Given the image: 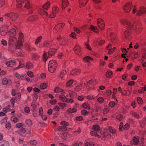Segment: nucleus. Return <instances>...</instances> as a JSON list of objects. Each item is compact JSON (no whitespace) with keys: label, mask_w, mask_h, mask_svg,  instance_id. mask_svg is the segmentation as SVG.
I'll return each instance as SVG.
<instances>
[{"label":"nucleus","mask_w":146,"mask_h":146,"mask_svg":"<svg viewBox=\"0 0 146 146\" xmlns=\"http://www.w3.org/2000/svg\"><path fill=\"white\" fill-rule=\"evenodd\" d=\"M121 23L126 26L127 28L132 29L137 33H139L141 31V28L134 22L123 19L121 20Z\"/></svg>","instance_id":"obj_1"},{"label":"nucleus","mask_w":146,"mask_h":146,"mask_svg":"<svg viewBox=\"0 0 146 146\" xmlns=\"http://www.w3.org/2000/svg\"><path fill=\"white\" fill-rule=\"evenodd\" d=\"M58 66L57 61L55 60H50L48 64V70L51 73H54Z\"/></svg>","instance_id":"obj_2"},{"label":"nucleus","mask_w":146,"mask_h":146,"mask_svg":"<svg viewBox=\"0 0 146 146\" xmlns=\"http://www.w3.org/2000/svg\"><path fill=\"white\" fill-rule=\"evenodd\" d=\"M9 25L5 24L0 27V35L2 36H5L8 33Z\"/></svg>","instance_id":"obj_3"},{"label":"nucleus","mask_w":146,"mask_h":146,"mask_svg":"<svg viewBox=\"0 0 146 146\" xmlns=\"http://www.w3.org/2000/svg\"><path fill=\"white\" fill-rule=\"evenodd\" d=\"M6 17H9L12 21L16 20L19 17V15L18 14L13 12H11L6 13L5 15Z\"/></svg>","instance_id":"obj_4"},{"label":"nucleus","mask_w":146,"mask_h":146,"mask_svg":"<svg viewBox=\"0 0 146 146\" xmlns=\"http://www.w3.org/2000/svg\"><path fill=\"white\" fill-rule=\"evenodd\" d=\"M100 135L101 138L103 140H105L108 139H110L111 137V134L108 133V131L106 130H104L101 132Z\"/></svg>","instance_id":"obj_5"},{"label":"nucleus","mask_w":146,"mask_h":146,"mask_svg":"<svg viewBox=\"0 0 146 146\" xmlns=\"http://www.w3.org/2000/svg\"><path fill=\"white\" fill-rule=\"evenodd\" d=\"M133 5L131 2H128L126 3L123 7V10L125 13H128L130 12Z\"/></svg>","instance_id":"obj_6"},{"label":"nucleus","mask_w":146,"mask_h":146,"mask_svg":"<svg viewBox=\"0 0 146 146\" xmlns=\"http://www.w3.org/2000/svg\"><path fill=\"white\" fill-rule=\"evenodd\" d=\"M16 35L9 36V44L10 45H14L17 41Z\"/></svg>","instance_id":"obj_7"},{"label":"nucleus","mask_w":146,"mask_h":146,"mask_svg":"<svg viewBox=\"0 0 146 146\" xmlns=\"http://www.w3.org/2000/svg\"><path fill=\"white\" fill-rule=\"evenodd\" d=\"M37 13L38 15L42 18L46 17L48 16V13L47 12L41 8H39L38 10Z\"/></svg>","instance_id":"obj_8"},{"label":"nucleus","mask_w":146,"mask_h":146,"mask_svg":"<svg viewBox=\"0 0 146 146\" xmlns=\"http://www.w3.org/2000/svg\"><path fill=\"white\" fill-rule=\"evenodd\" d=\"M145 13H146V7L144 6H141L137 10V15L141 16Z\"/></svg>","instance_id":"obj_9"},{"label":"nucleus","mask_w":146,"mask_h":146,"mask_svg":"<svg viewBox=\"0 0 146 146\" xmlns=\"http://www.w3.org/2000/svg\"><path fill=\"white\" fill-rule=\"evenodd\" d=\"M131 144L133 145H138L139 143V138L137 136L134 137L130 142Z\"/></svg>","instance_id":"obj_10"},{"label":"nucleus","mask_w":146,"mask_h":146,"mask_svg":"<svg viewBox=\"0 0 146 146\" xmlns=\"http://www.w3.org/2000/svg\"><path fill=\"white\" fill-rule=\"evenodd\" d=\"M98 26L99 28L102 30L104 29V21L101 19H98L97 22Z\"/></svg>","instance_id":"obj_11"},{"label":"nucleus","mask_w":146,"mask_h":146,"mask_svg":"<svg viewBox=\"0 0 146 146\" xmlns=\"http://www.w3.org/2000/svg\"><path fill=\"white\" fill-rule=\"evenodd\" d=\"M112 45L111 44H109L106 48V49L107 50H109L108 53L109 54H112L115 51L116 48L115 47H114L113 48H111Z\"/></svg>","instance_id":"obj_12"},{"label":"nucleus","mask_w":146,"mask_h":146,"mask_svg":"<svg viewBox=\"0 0 146 146\" xmlns=\"http://www.w3.org/2000/svg\"><path fill=\"white\" fill-rule=\"evenodd\" d=\"M64 26L63 23H59L56 25L54 27L53 31L54 33H57Z\"/></svg>","instance_id":"obj_13"},{"label":"nucleus","mask_w":146,"mask_h":146,"mask_svg":"<svg viewBox=\"0 0 146 146\" xmlns=\"http://www.w3.org/2000/svg\"><path fill=\"white\" fill-rule=\"evenodd\" d=\"M108 131V133H110L111 135L112 134L111 137H114L117 135L115 130L113 128L111 127H109L108 130H107Z\"/></svg>","instance_id":"obj_14"},{"label":"nucleus","mask_w":146,"mask_h":146,"mask_svg":"<svg viewBox=\"0 0 146 146\" xmlns=\"http://www.w3.org/2000/svg\"><path fill=\"white\" fill-rule=\"evenodd\" d=\"M15 76L19 80H25L26 74H21L18 72L15 73Z\"/></svg>","instance_id":"obj_15"},{"label":"nucleus","mask_w":146,"mask_h":146,"mask_svg":"<svg viewBox=\"0 0 146 146\" xmlns=\"http://www.w3.org/2000/svg\"><path fill=\"white\" fill-rule=\"evenodd\" d=\"M54 91L55 93L60 92L61 94H63L65 93L64 90L58 86H56L54 88Z\"/></svg>","instance_id":"obj_16"},{"label":"nucleus","mask_w":146,"mask_h":146,"mask_svg":"<svg viewBox=\"0 0 146 146\" xmlns=\"http://www.w3.org/2000/svg\"><path fill=\"white\" fill-rule=\"evenodd\" d=\"M2 83L3 85H5L7 84L11 85L12 82L10 79H8L6 78H4L2 80Z\"/></svg>","instance_id":"obj_17"},{"label":"nucleus","mask_w":146,"mask_h":146,"mask_svg":"<svg viewBox=\"0 0 146 146\" xmlns=\"http://www.w3.org/2000/svg\"><path fill=\"white\" fill-rule=\"evenodd\" d=\"M69 5L68 0H62L61 7L63 9H64Z\"/></svg>","instance_id":"obj_18"},{"label":"nucleus","mask_w":146,"mask_h":146,"mask_svg":"<svg viewBox=\"0 0 146 146\" xmlns=\"http://www.w3.org/2000/svg\"><path fill=\"white\" fill-rule=\"evenodd\" d=\"M124 36L127 40H129L131 38V32L128 30L125 31L124 33Z\"/></svg>","instance_id":"obj_19"},{"label":"nucleus","mask_w":146,"mask_h":146,"mask_svg":"<svg viewBox=\"0 0 146 146\" xmlns=\"http://www.w3.org/2000/svg\"><path fill=\"white\" fill-rule=\"evenodd\" d=\"M131 93V91L129 89L124 90L121 92V96H129Z\"/></svg>","instance_id":"obj_20"},{"label":"nucleus","mask_w":146,"mask_h":146,"mask_svg":"<svg viewBox=\"0 0 146 146\" xmlns=\"http://www.w3.org/2000/svg\"><path fill=\"white\" fill-rule=\"evenodd\" d=\"M66 72L65 70H63L61 72L59 77L61 79L63 80H65L66 78Z\"/></svg>","instance_id":"obj_21"},{"label":"nucleus","mask_w":146,"mask_h":146,"mask_svg":"<svg viewBox=\"0 0 146 146\" xmlns=\"http://www.w3.org/2000/svg\"><path fill=\"white\" fill-rule=\"evenodd\" d=\"M8 34L9 36L16 35L17 33L16 30L12 28L8 30Z\"/></svg>","instance_id":"obj_22"},{"label":"nucleus","mask_w":146,"mask_h":146,"mask_svg":"<svg viewBox=\"0 0 146 146\" xmlns=\"http://www.w3.org/2000/svg\"><path fill=\"white\" fill-rule=\"evenodd\" d=\"M80 70L79 69H75L70 71V74L72 75H78L80 73Z\"/></svg>","instance_id":"obj_23"},{"label":"nucleus","mask_w":146,"mask_h":146,"mask_svg":"<svg viewBox=\"0 0 146 146\" xmlns=\"http://www.w3.org/2000/svg\"><path fill=\"white\" fill-rule=\"evenodd\" d=\"M88 0H79V3L80 7L85 6L87 4Z\"/></svg>","instance_id":"obj_24"},{"label":"nucleus","mask_w":146,"mask_h":146,"mask_svg":"<svg viewBox=\"0 0 146 146\" xmlns=\"http://www.w3.org/2000/svg\"><path fill=\"white\" fill-rule=\"evenodd\" d=\"M23 41H21L17 40L16 42L17 43H15L16 48L17 49L21 48L23 46Z\"/></svg>","instance_id":"obj_25"},{"label":"nucleus","mask_w":146,"mask_h":146,"mask_svg":"<svg viewBox=\"0 0 146 146\" xmlns=\"http://www.w3.org/2000/svg\"><path fill=\"white\" fill-rule=\"evenodd\" d=\"M6 64L7 66L11 67L16 64V62L15 60H10L7 62Z\"/></svg>","instance_id":"obj_26"},{"label":"nucleus","mask_w":146,"mask_h":146,"mask_svg":"<svg viewBox=\"0 0 146 146\" xmlns=\"http://www.w3.org/2000/svg\"><path fill=\"white\" fill-rule=\"evenodd\" d=\"M93 59L89 56H86L83 59V61L87 63H89L91 61H93Z\"/></svg>","instance_id":"obj_27"},{"label":"nucleus","mask_w":146,"mask_h":146,"mask_svg":"<svg viewBox=\"0 0 146 146\" xmlns=\"http://www.w3.org/2000/svg\"><path fill=\"white\" fill-rule=\"evenodd\" d=\"M81 50L80 48L78 45H75L74 48V51L76 54H79Z\"/></svg>","instance_id":"obj_28"},{"label":"nucleus","mask_w":146,"mask_h":146,"mask_svg":"<svg viewBox=\"0 0 146 146\" xmlns=\"http://www.w3.org/2000/svg\"><path fill=\"white\" fill-rule=\"evenodd\" d=\"M40 57V56L36 53H34L32 56V59L33 60H37Z\"/></svg>","instance_id":"obj_29"},{"label":"nucleus","mask_w":146,"mask_h":146,"mask_svg":"<svg viewBox=\"0 0 146 146\" xmlns=\"http://www.w3.org/2000/svg\"><path fill=\"white\" fill-rule=\"evenodd\" d=\"M94 110H93L91 112V114L92 115V119L93 120H95L98 119V118L97 117L98 114L96 113H94Z\"/></svg>","instance_id":"obj_30"},{"label":"nucleus","mask_w":146,"mask_h":146,"mask_svg":"<svg viewBox=\"0 0 146 146\" xmlns=\"http://www.w3.org/2000/svg\"><path fill=\"white\" fill-rule=\"evenodd\" d=\"M50 46V44L49 42L48 41H45L43 44L40 46V47H48Z\"/></svg>","instance_id":"obj_31"},{"label":"nucleus","mask_w":146,"mask_h":146,"mask_svg":"<svg viewBox=\"0 0 146 146\" xmlns=\"http://www.w3.org/2000/svg\"><path fill=\"white\" fill-rule=\"evenodd\" d=\"M48 87V83L47 82H43L40 84V88L42 90H45L47 89Z\"/></svg>","instance_id":"obj_32"},{"label":"nucleus","mask_w":146,"mask_h":146,"mask_svg":"<svg viewBox=\"0 0 146 146\" xmlns=\"http://www.w3.org/2000/svg\"><path fill=\"white\" fill-rule=\"evenodd\" d=\"M25 67L27 69H29L30 68H33L34 66L32 63L30 62H28L26 63Z\"/></svg>","instance_id":"obj_33"},{"label":"nucleus","mask_w":146,"mask_h":146,"mask_svg":"<svg viewBox=\"0 0 146 146\" xmlns=\"http://www.w3.org/2000/svg\"><path fill=\"white\" fill-rule=\"evenodd\" d=\"M74 82V80H70L68 81L66 84V86L67 88H71Z\"/></svg>","instance_id":"obj_34"},{"label":"nucleus","mask_w":146,"mask_h":146,"mask_svg":"<svg viewBox=\"0 0 146 146\" xmlns=\"http://www.w3.org/2000/svg\"><path fill=\"white\" fill-rule=\"evenodd\" d=\"M49 54L48 53V52L47 53L44 52L43 56V61L44 62H46L49 57Z\"/></svg>","instance_id":"obj_35"},{"label":"nucleus","mask_w":146,"mask_h":146,"mask_svg":"<svg viewBox=\"0 0 146 146\" xmlns=\"http://www.w3.org/2000/svg\"><path fill=\"white\" fill-rule=\"evenodd\" d=\"M90 135L92 136L96 137L98 138H101V136L98 135L97 132L93 131H92L90 132Z\"/></svg>","instance_id":"obj_36"},{"label":"nucleus","mask_w":146,"mask_h":146,"mask_svg":"<svg viewBox=\"0 0 146 146\" xmlns=\"http://www.w3.org/2000/svg\"><path fill=\"white\" fill-rule=\"evenodd\" d=\"M65 94H61V95L59 96V98L63 102H65L67 100L66 97L64 95Z\"/></svg>","instance_id":"obj_37"},{"label":"nucleus","mask_w":146,"mask_h":146,"mask_svg":"<svg viewBox=\"0 0 146 146\" xmlns=\"http://www.w3.org/2000/svg\"><path fill=\"white\" fill-rule=\"evenodd\" d=\"M130 56L132 57V59H135L139 57L138 53L137 52L132 53L131 54Z\"/></svg>","instance_id":"obj_38"},{"label":"nucleus","mask_w":146,"mask_h":146,"mask_svg":"<svg viewBox=\"0 0 146 146\" xmlns=\"http://www.w3.org/2000/svg\"><path fill=\"white\" fill-rule=\"evenodd\" d=\"M50 2H47L45 3L42 6V8L45 10H48L50 6Z\"/></svg>","instance_id":"obj_39"},{"label":"nucleus","mask_w":146,"mask_h":146,"mask_svg":"<svg viewBox=\"0 0 146 146\" xmlns=\"http://www.w3.org/2000/svg\"><path fill=\"white\" fill-rule=\"evenodd\" d=\"M18 40L24 41V36L23 33L20 32L19 34Z\"/></svg>","instance_id":"obj_40"},{"label":"nucleus","mask_w":146,"mask_h":146,"mask_svg":"<svg viewBox=\"0 0 146 146\" xmlns=\"http://www.w3.org/2000/svg\"><path fill=\"white\" fill-rule=\"evenodd\" d=\"M90 29L95 33H98L99 32V30L98 28L92 25H90Z\"/></svg>","instance_id":"obj_41"},{"label":"nucleus","mask_w":146,"mask_h":146,"mask_svg":"<svg viewBox=\"0 0 146 146\" xmlns=\"http://www.w3.org/2000/svg\"><path fill=\"white\" fill-rule=\"evenodd\" d=\"M113 73L111 71H107L106 73V76L108 78H111L113 76Z\"/></svg>","instance_id":"obj_42"},{"label":"nucleus","mask_w":146,"mask_h":146,"mask_svg":"<svg viewBox=\"0 0 146 146\" xmlns=\"http://www.w3.org/2000/svg\"><path fill=\"white\" fill-rule=\"evenodd\" d=\"M56 51V50L54 48H51L50 49L49 51L48 52V53L49 54V55L51 56L52 55L54 54Z\"/></svg>","instance_id":"obj_43"},{"label":"nucleus","mask_w":146,"mask_h":146,"mask_svg":"<svg viewBox=\"0 0 146 146\" xmlns=\"http://www.w3.org/2000/svg\"><path fill=\"white\" fill-rule=\"evenodd\" d=\"M92 129L96 131H98L100 130V127L98 125H93L92 127Z\"/></svg>","instance_id":"obj_44"},{"label":"nucleus","mask_w":146,"mask_h":146,"mask_svg":"<svg viewBox=\"0 0 146 146\" xmlns=\"http://www.w3.org/2000/svg\"><path fill=\"white\" fill-rule=\"evenodd\" d=\"M58 105L62 110L64 109L67 106V105L64 103H59Z\"/></svg>","instance_id":"obj_45"},{"label":"nucleus","mask_w":146,"mask_h":146,"mask_svg":"<svg viewBox=\"0 0 146 146\" xmlns=\"http://www.w3.org/2000/svg\"><path fill=\"white\" fill-rule=\"evenodd\" d=\"M77 110L76 109L73 108L72 109L69 108L67 110V112L68 113H72L76 112Z\"/></svg>","instance_id":"obj_46"},{"label":"nucleus","mask_w":146,"mask_h":146,"mask_svg":"<svg viewBox=\"0 0 146 146\" xmlns=\"http://www.w3.org/2000/svg\"><path fill=\"white\" fill-rule=\"evenodd\" d=\"M58 129L60 131H66L67 129V128L65 126L62 125L58 127Z\"/></svg>","instance_id":"obj_47"},{"label":"nucleus","mask_w":146,"mask_h":146,"mask_svg":"<svg viewBox=\"0 0 146 146\" xmlns=\"http://www.w3.org/2000/svg\"><path fill=\"white\" fill-rule=\"evenodd\" d=\"M32 5L30 3L29 1H27L26 3L25 4V7L28 9H29L32 8Z\"/></svg>","instance_id":"obj_48"},{"label":"nucleus","mask_w":146,"mask_h":146,"mask_svg":"<svg viewBox=\"0 0 146 146\" xmlns=\"http://www.w3.org/2000/svg\"><path fill=\"white\" fill-rule=\"evenodd\" d=\"M82 107L84 108L87 110H89L90 108V105L86 102L82 104Z\"/></svg>","instance_id":"obj_49"},{"label":"nucleus","mask_w":146,"mask_h":146,"mask_svg":"<svg viewBox=\"0 0 146 146\" xmlns=\"http://www.w3.org/2000/svg\"><path fill=\"white\" fill-rule=\"evenodd\" d=\"M42 38V36H40L37 37L36 39L35 43L36 45L38 44L39 42H40Z\"/></svg>","instance_id":"obj_50"},{"label":"nucleus","mask_w":146,"mask_h":146,"mask_svg":"<svg viewBox=\"0 0 146 146\" xmlns=\"http://www.w3.org/2000/svg\"><path fill=\"white\" fill-rule=\"evenodd\" d=\"M68 92L69 93L70 97H73L76 95V93L71 90H68Z\"/></svg>","instance_id":"obj_51"},{"label":"nucleus","mask_w":146,"mask_h":146,"mask_svg":"<svg viewBox=\"0 0 146 146\" xmlns=\"http://www.w3.org/2000/svg\"><path fill=\"white\" fill-rule=\"evenodd\" d=\"M0 146H9V144L8 142L3 141L0 142Z\"/></svg>","instance_id":"obj_52"},{"label":"nucleus","mask_w":146,"mask_h":146,"mask_svg":"<svg viewBox=\"0 0 146 146\" xmlns=\"http://www.w3.org/2000/svg\"><path fill=\"white\" fill-rule=\"evenodd\" d=\"M59 8L57 7H54L52 8V11L57 14L59 12Z\"/></svg>","instance_id":"obj_53"},{"label":"nucleus","mask_w":146,"mask_h":146,"mask_svg":"<svg viewBox=\"0 0 146 146\" xmlns=\"http://www.w3.org/2000/svg\"><path fill=\"white\" fill-rule=\"evenodd\" d=\"M69 36L74 39H76V34L74 32H72L69 35Z\"/></svg>","instance_id":"obj_54"},{"label":"nucleus","mask_w":146,"mask_h":146,"mask_svg":"<svg viewBox=\"0 0 146 146\" xmlns=\"http://www.w3.org/2000/svg\"><path fill=\"white\" fill-rule=\"evenodd\" d=\"M25 45L27 50L28 51H30L31 50V47L29 43H26L25 44Z\"/></svg>","instance_id":"obj_55"},{"label":"nucleus","mask_w":146,"mask_h":146,"mask_svg":"<svg viewBox=\"0 0 146 146\" xmlns=\"http://www.w3.org/2000/svg\"><path fill=\"white\" fill-rule=\"evenodd\" d=\"M104 100V98L102 97H100L97 99V101L100 104L102 103Z\"/></svg>","instance_id":"obj_56"},{"label":"nucleus","mask_w":146,"mask_h":146,"mask_svg":"<svg viewBox=\"0 0 146 146\" xmlns=\"http://www.w3.org/2000/svg\"><path fill=\"white\" fill-rule=\"evenodd\" d=\"M95 145L94 142L92 141H89L85 143V146H94Z\"/></svg>","instance_id":"obj_57"},{"label":"nucleus","mask_w":146,"mask_h":146,"mask_svg":"<svg viewBox=\"0 0 146 146\" xmlns=\"http://www.w3.org/2000/svg\"><path fill=\"white\" fill-rule=\"evenodd\" d=\"M86 98L89 100H94L95 98L94 96L92 95H88L86 96Z\"/></svg>","instance_id":"obj_58"},{"label":"nucleus","mask_w":146,"mask_h":146,"mask_svg":"<svg viewBox=\"0 0 146 146\" xmlns=\"http://www.w3.org/2000/svg\"><path fill=\"white\" fill-rule=\"evenodd\" d=\"M132 13L133 14H134L136 13L137 14V9L136 6L135 5H133L132 7Z\"/></svg>","instance_id":"obj_59"},{"label":"nucleus","mask_w":146,"mask_h":146,"mask_svg":"<svg viewBox=\"0 0 146 146\" xmlns=\"http://www.w3.org/2000/svg\"><path fill=\"white\" fill-rule=\"evenodd\" d=\"M27 74L28 76L31 78L34 77V75L33 73L31 71H28L27 73Z\"/></svg>","instance_id":"obj_60"},{"label":"nucleus","mask_w":146,"mask_h":146,"mask_svg":"<svg viewBox=\"0 0 146 146\" xmlns=\"http://www.w3.org/2000/svg\"><path fill=\"white\" fill-rule=\"evenodd\" d=\"M81 113L82 115L86 116L89 114V112H88L86 110H83L81 111Z\"/></svg>","instance_id":"obj_61"},{"label":"nucleus","mask_w":146,"mask_h":146,"mask_svg":"<svg viewBox=\"0 0 146 146\" xmlns=\"http://www.w3.org/2000/svg\"><path fill=\"white\" fill-rule=\"evenodd\" d=\"M25 122L27 125H28L29 126H31L32 125L33 123L32 121L30 119H27Z\"/></svg>","instance_id":"obj_62"},{"label":"nucleus","mask_w":146,"mask_h":146,"mask_svg":"<svg viewBox=\"0 0 146 146\" xmlns=\"http://www.w3.org/2000/svg\"><path fill=\"white\" fill-rule=\"evenodd\" d=\"M68 133L66 132L63 133L62 135V138L64 139H66L67 138Z\"/></svg>","instance_id":"obj_63"},{"label":"nucleus","mask_w":146,"mask_h":146,"mask_svg":"<svg viewBox=\"0 0 146 146\" xmlns=\"http://www.w3.org/2000/svg\"><path fill=\"white\" fill-rule=\"evenodd\" d=\"M60 124L63 126H65L66 127L69 124L66 121H62L61 122Z\"/></svg>","instance_id":"obj_64"}]
</instances>
